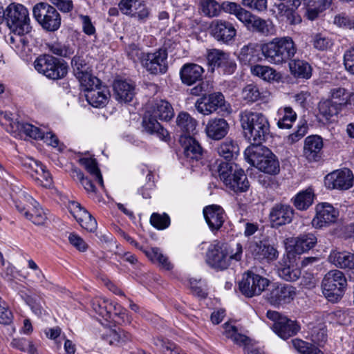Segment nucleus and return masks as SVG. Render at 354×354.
Segmentation results:
<instances>
[{
  "instance_id": "f257e3e1",
  "label": "nucleus",
  "mask_w": 354,
  "mask_h": 354,
  "mask_svg": "<svg viewBox=\"0 0 354 354\" xmlns=\"http://www.w3.org/2000/svg\"><path fill=\"white\" fill-rule=\"evenodd\" d=\"M240 122L244 136L253 145H261L268 138L270 126L262 113L244 111L240 113Z\"/></svg>"
},
{
  "instance_id": "f03ea898",
  "label": "nucleus",
  "mask_w": 354,
  "mask_h": 354,
  "mask_svg": "<svg viewBox=\"0 0 354 354\" xmlns=\"http://www.w3.org/2000/svg\"><path fill=\"white\" fill-rule=\"evenodd\" d=\"M261 53L268 62L281 65L291 60L297 48L292 38L289 36L275 37L261 46Z\"/></svg>"
},
{
  "instance_id": "7ed1b4c3",
  "label": "nucleus",
  "mask_w": 354,
  "mask_h": 354,
  "mask_svg": "<svg viewBox=\"0 0 354 354\" xmlns=\"http://www.w3.org/2000/svg\"><path fill=\"white\" fill-rule=\"evenodd\" d=\"M245 158L251 165L261 171L276 175L280 171L279 162L276 156L262 145H253L244 152Z\"/></svg>"
},
{
  "instance_id": "20e7f679",
  "label": "nucleus",
  "mask_w": 354,
  "mask_h": 354,
  "mask_svg": "<svg viewBox=\"0 0 354 354\" xmlns=\"http://www.w3.org/2000/svg\"><path fill=\"white\" fill-rule=\"evenodd\" d=\"M5 17L7 26L12 32H30L32 26L28 9L20 3H10L0 12V18Z\"/></svg>"
},
{
  "instance_id": "39448f33",
  "label": "nucleus",
  "mask_w": 354,
  "mask_h": 354,
  "mask_svg": "<svg viewBox=\"0 0 354 354\" xmlns=\"http://www.w3.org/2000/svg\"><path fill=\"white\" fill-rule=\"evenodd\" d=\"M321 286L322 293L328 301L337 303L343 297L345 293L347 280L342 271L332 270L325 274Z\"/></svg>"
},
{
  "instance_id": "423d86ee",
  "label": "nucleus",
  "mask_w": 354,
  "mask_h": 354,
  "mask_svg": "<svg viewBox=\"0 0 354 354\" xmlns=\"http://www.w3.org/2000/svg\"><path fill=\"white\" fill-rule=\"evenodd\" d=\"M135 55L141 61L142 65L151 74H164L167 71V51L160 48L153 53H140L134 46L131 53H128L131 59H135Z\"/></svg>"
},
{
  "instance_id": "0eeeda50",
  "label": "nucleus",
  "mask_w": 354,
  "mask_h": 354,
  "mask_svg": "<svg viewBox=\"0 0 354 354\" xmlns=\"http://www.w3.org/2000/svg\"><path fill=\"white\" fill-rule=\"evenodd\" d=\"M34 66L39 73L54 80L62 79L68 73V66L64 61L47 54L38 57Z\"/></svg>"
},
{
  "instance_id": "6e6552de",
  "label": "nucleus",
  "mask_w": 354,
  "mask_h": 354,
  "mask_svg": "<svg viewBox=\"0 0 354 354\" xmlns=\"http://www.w3.org/2000/svg\"><path fill=\"white\" fill-rule=\"evenodd\" d=\"M33 17L46 31L54 32L61 26V16L57 9L48 3H37L32 9Z\"/></svg>"
},
{
  "instance_id": "1a4fd4ad",
  "label": "nucleus",
  "mask_w": 354,
  "mask_h": 354,
  "mask_svg": "<svg viewBox=\"0 0 354 354\" xmlns=\"http://www.w3.org/2000/svg\"><path fill=\"white\" fill-rule=\"evenodd\" d=\"M195 107L200 113L204 115H209L217 111L227 113H230L232 111L230 105L225 102L224 95L220 92L198 99L195 103Z\"/></svg>"
},
{
  "instance_id": "9d476101",
  "label": "nucleus",
  "mask_w": 354,
  "mask_h": 354,
  "mask_svg": "<svg viewBox=\"0 0 354 354\" xmlns=\"http://www.w3.org/2000/svg\"><path fill=\"white\" fill-rule=\"evenodd\" d=\"M270 281L252 271H248L243 275L239 283L241 292L247 297L259 295L266 287L269 286Z\"/></svg>"
},
{
  "instance_id": "9b49d317",
  "label": "nucleus",
  "mask_w": 354,
  "mask_h": 354,
  "mask_svg": "<svg viewBox=\"0 0 354 354\" xmlns=\"http://www.w3.org/2000/svg\"><path fill=\"white\" fill-rule=\"evenodd\" d=\"M268 287L266 299L275 307L290 303L296 296V288L290 285L272 283Z\"/></svg>"
},
{
  "instance_id": "f8f14e48",
  "label": "nucleus",
  "mask_w": 354,
  "mask_h": 354,
  "mask_svg": "<svg viewBox=\"0 0 354 354\" xmlns=\"http://www.w3.org/2000/svg\"><path fill=\"white\" fill-rule=\"evenodd\" d=\"M24 200L27 203L26 205L21 203H17L15 206L17 210L28 220L37 225L45 223L47 217L44 209L40 207L31 196L24 193Z\"/></svg>"
},
{
  "instance_id": "ddd939ff",
  "label": "nucleus",
  "mask_w": 354,
  "mask_h": 354,
  "mask_svg": "<svg viewBox=\"0 0 354 354\" xmlns=\"http://www.w3.org/2000/svg\"><path fill=\"white\" fill-rule=\"evenodd\" d=\"M229 248L225 243L216 242L210 245L206 254V262L212 268L223 270L229 266Z\"/></svg>"
},
{
  "instance_id": "4468645a",
  "label": "nucleus",
  "mask_w": 354,
  "mask_h": 354,
  "mask_svg": "<svg viewBox=\"0 0 354 354\" xmlns=\"http://www.w3.org/2000/svg\"><path fill=\"white\" fill-rule=\"evenodd\" d=\"M353 174L347 168L335 170L324 178L325 186L330 189L346 190L353 185Z\"/></svg>"
},
{
  "instance_id": "2eb2a0df",
  "label": "nucleus",
  "mask_w": 354,
  "mask_h": 354,
  "mask_svg": "<svg viewBox=\"0 0 354 354\" xmlns=\"http://www.w3.org/2000/svg\"><path fill=\"white\" fill-rule=\"evenodd\" d=\"M210 28L211 35L217 41L227 45L234 42L236 29L231 22L217 19L212 21Z\"/></svg>"
},
{
  "instance_id": "dca6fc26",
  "label": "nucleus",
  "mask_w": 354,
  "mask_h": 354,
  "mask_svg": "<svg viewBox=\"0 0 354 354\" xmlns=\"http://www.w3.org/2000/svg\"><path fill=\"white\" fill-rule=\"evenodd\" d=\"M339 216V212L327 203H319L316 206V215L312 221V225L316 228L334 223Z\"/></svg>"
},
{
  "instance_id": "f3484780",
  "label": "nucleus",
  "mask_w": 354,
  "mask_h": 354,
  "mask_svg": "<svg viewBox=\"0 0 354 354\" xmlns=\"http://www.w3.org/2000/svg\"><path fill=\"white\" fill-rule=\"evenodd\" d=\"M295 210L287 204H275L270 209L269 218L274 227H279L292 222Z\"/></svg>"
},
{
  "instance_id": "a211bd4d",
  "label": "nucleus",
  "mask_w": 354,
  "mask_h": 354,
  "mask_svg": "<svg viewBox=\"0 0 354 354\" xmlns=\"http://www.w3.org/2000/svg\"><path fill=\"white\" fill-rule=\"evenodd\" d=\"M29 33L11 31L6 37L7 43L21 57L27 56L30 51V41L31 36Z\"/></svg>"
},
{
  "instance_id": "6ab92c4d",
  "label": "nucleus",
  "mask_w": 354,
  "mask_h": 354,
  "mask_svg": "<svg viewBox=\"0 0 354 354\" xmlns=\"http://www.w3.org/2000/svg\"><path fill=\"white\" fill-rule=\"evenodd\" d=\"M225 170H221V181L231 191L236 194L245 192L250 187V183L247 176L243 170H239L234 176L232 180L229 178L227 167H223Z\"/></svg>"
},
{
  "instance_id": "aec40b11",
  "label": "nucleus",
  "mask_w": 354,
  "mask_h": 354,
  "mask_svg": "<svg viewBox=\"0 0 354 354\" xmlns=\"http://www.w3.org/2000/svg\"><path fill=\"white\" fill-rule=\"evenodd\" d=\"M69 209L74 218L87 231L93 232L97 228V222L92 215L80 203L72 201L69 204Z\"/></svg>"
},
{
  "instance_id": "412c9836",
  "label": "nucleus",
  "mask_w": 354,
  "mask_h": 354,
  "mask_svg": "<svg viewBox=\"0 0 354 354\" xmlns=\"http://www.w3.org/2000/svg\"><path fill=\"white\" fill-rule=\"evenodd\" d=\"M323 146V140L319 136H309L304 141V156L310 162L319 161L322 156Z\"/></svg>"
},
{
  "instance_id": "4be33fe9",
  "label": "nucleus",
  "mask_w": 354,
  "mask_h": 354,
  "mask_svg": "<svg viewBox=\"0 0 354 354\" xmlns=\"http://www.w3.org/2000/svg\"><path fill=\"white\" fill-rule=\"evenodd\" d=\"M242 23L248 30L257 32L263 36L270 35L272 31V24L271 21L256 16L250 11Z\"/></svg>"
},
{
  "instance_id": "5701e85b",
  "label": "nucleus",
  "mask_w": 354,
  "mask_h": 354,
  "mask_svg": "<svg viewBox=\"0 0 354 354\" xmlns=\"http://www.w3.org/2000/svg\"><path fill=\"white\" fill-rule=\"evenodd\" d=\"M109 97L110 93L108 88L105 86H102L100 83L85 92V97L87 102L95 108L105 106Z\"/></svg>"
},
{
  "instance_id": "b1692460",
  "label": "nucleus",
  "mask_w": 354,
  "mask_h": 354,
  "mask_svg": "<svg viewBox=\"0 0 354 354\" xmlns=\"http://www.w3.org/2000/svg\"><path fill=\"white\" fill-rule=\"evenodd\" d=\"M180 142L184 149V156L189 162L198 161L203 156V149L193 136H180Z\"/></svg>"
},
{
  "instance_id": "393cba45",
  "label": "nucleus",
  "mask_w": 354,
  "mask_h": 354,
  "mask_svg": "<svg viewBox=\"0 0 354 354\" xmlns=\"http://www.w3.org/2000/svg\"><path fill=\"white\" fill-rule=\"evenodd\" d=\"M261 52V46L258 44L249 43L241 48L238 58L241 64L251 68L262 59Z\"/></svg>"
},
{
  "instance_id": "a878e982",
  "label": "nucleus",
  "mask_w": 354,
  "mask_h": 354,
  "mask_svg": "<svg viewBox=\"0 0 354 354\" xmlns=\"http://www.w3.org/2000/svg\"><path fill=\"white\" fill-rule=\"evenodd\" d=\"M113 86L115 97L120 102H129L135 96L136 86L131 80H115Z\"/></svg>"
},
{
  "instance_id": "bb28decb",
  "label": "nucleus",
  "mask_w": 354,
  "mask_h": 354,
  "mask_svg": "<svg viewBox=\"0 0 354 354\" xmlns=\"http://www.w3.org/2000/svg\"><path fill=\"white\" fill-rule=\"evenodd\" d=\"M272 330L280 338L287 339L297 334L300 326L296 321L284 317L273 324Z\"/></svg>"
},
{
  "instance_id": "cd10ccee",
  "label": "nucleus",
  "mask_w": 354,
  "mask_h": 354,
  "mask_svg": "<svg viewBox=\"0 0 354 354\" xmlns=\"http://www.w3.org/2000/svg\"><path fill=\"white\" fill-rule=\"evenodd\" d=\"M203 214L208 226L212 231L219 230L225 221V212L221 207L216 205L204 208Z\"/></svg>"
},
{
  "instance_id": "c85d7f7f",
  "label": "nucleus",
  "mask_w": 354,
  "mask_h": 354,
  "mask_svg": "<svg viewBox=\"0 0 354 354\" xmlns=\"http://www.w3.org/2000/svg\"><path fill=\"white\" fill-rule=\"evenodd\" d=\"M229 124L223 118L210 119L206 124L205 131L208 138L218 140L223 138L227 133Z\"/></svg>"
},
{
  "instance_id": "c756f323",
  "label": "nucleus",
  "mask_w": 354,
  "mask_h": 354,
  "mask_svg": "<svg viewBox=\"0 0 354 354\" xmlns=\"http://www.w3.org/2000/svg\"><path fill=\"white\" fill-rule=\"evenodd\" d=\"M204 69L201 66L187 63L184 64L180 70V76L182 82L187 85H192L202 80Z\"/></svg>"
},
{
  "instance_id": "7c9ffc66",
  "label": "nucleus",
  "mask_w": 354,
  "mask_h": 354,
  "mask_svg": "<svg viewBox=\"0 0 354 354\" xmlns=\"http://www.w3.org/2000/svg\"><path fill=\"white\" fill-rule=\"evenodd\" d=\"M157 120V118L152 116V114L147 111L142 120V127L147 133L156 135L160 140H166L169 137V133Z\"/></svg>"
},
{
  "instance_id": "2f4dec72",
  "label": "nucleus",
  "mask_w": 354,
  "mask_h": 354,
  "mask_svg": "<svg viewBox=\"0 0 354 354\" xmlns=\"http://www.w3.org/2000/svg\"><path fill=\"white\" fill-rule=\"evenodd\" d=\"M177 128L182 132L180 136H193L196 133L197 122L189 113L180 112L176 118Z\"/></svg>"
},
{
  "instance_id": "473e14b6",
  "label": "nucleus",
  "mask_w": 354,
  "mask_h": 354,
  "mask_svg": "<svg viewBox=\"0 0 354 354\" xmlns=\"http://www.w3.org/2000/svg\"><path fill=\"white\" fill-rule=\"evenodd\" d=\"M328 261L339 268L354 269V254L346 251H332Z\"/></svg>"
},
{
  "instance_id": "72a5a7b5",
  "label": "nucleus",
  "mask_w": 354,
  "mask_h": 354,
  "mask_svg": "<svg viewBox=\"0 0 354 354\" xmlns=\"http://www.w3.org/2000/svg\"><path fill=\"white\" fill-rule=\"evenodd\" d=\"M274 7L276 8L277 15L276 17L286 22L290 25H295L301 23V18L296 11L295 8H289L284 3H275Z\"/></svg>"
},
{
  "instance_id": "f704fd0d",
  "label": "nucleus",
  "mask_w": 354,
  "mask_h": 354,
  "mask_svg": "<svg viewBox=\"0 0 354 354\" xmlns=\"http://www.w3.org/2000/svg\"><path fill=\"white\" fill-rule=\"evenodd\" d=\"M297 118L295 111L290 106L281 107L277 112L275 120L278 128L290 129Z\"/></svg>"
},
{
  "instance_id": "c9c22d12",
  "label": "nucleus",
  "mask_w": 354,
  "mask_h": 354,
  "mask_svg": "<svg viewBox=\"0 0 354 354\" xmlns=\"http://www.w3.org/2000/svg\"><path fill=\"white\" fill-rule=\"evenodd\" d=\"M148 112L152 114V116L162 121H169L174 115L171 105L162 100L156 101Z\"/></svg>"
},
{
  "instance_id": "e433bc0d",
  "label": "nucleus",
  "mask_w": 354,
  "mask_h": 354,
  "mask_svg": "<svg viewBox=\"0 0 354 354\" xmlns=\"http://www.w3.org/2000/svg\"><path fill=\"white\" fill-rule=\"evenodd\" d=\"M317 239L312 232L300 234L295 239L294 251L295 253L301 254L308 252L316 245Z\"/></svg>"
},
{
  "instance_id": "4c0bfd02",
  "label": "nucleus",
  "mask_w": 354,
  "mask_h": 354,
  "mask_svg": "<svg viewBox=\"0 0 354 354\" xmlns=\"http://www.w3.org/2000/svg\"><path fill=\"white\" fill-rule=\"evenodd\" d=\"M252 254L254 258L258 260H274L278 256V252L273 246L263 241H260L254 245Z\"/></svg>"
},
{
  "instance_id": "58836bf2",
  "label": "nucleus",
  "mask_w": 354,
  "mask_h": 354,
  "mask_svg": "<svg viewBox=\"0 0 354 354\" xmlns=\"http://www.w3.org/2000/svg\"><path fill=\"white\" fill-rule=\"evenodd\" d=\"M251 74L264 81L271 82L280 79V75L272 67L265 65H254L250 68Z\"/></svg>"
},
{
  "instance_id": "ea45409f",
  "label": "nucleus",
  "mask_w": 354,
  "mask_h": 354,
  "mask_svg": "<svg viewBox=\"0 0 354 354\" xmlns=\"http://www.w3.org/2000/svg\"><path fill=\"white\" fill-rule=\"evenodd\" d=\"M91 305L93 311L97 315L108 320L111 317L112 303L102 297H95L91 301Z\"/></svg>"
},
{
  "instance_id": "a19ab883",
  "label": "nucleus",
  "mask_w": 354,
  "mask_h": 354,
  "mask_svg": "<svg viewBox=\"0 0 354 354\" xmlns=\"http://www.w3.org/2000/svg\"><path fill=\"white\" fill-rule=\"evenodd\" d=\"M315 194L311 188L299 192L292 199L295 207L299 210L307 209L313 203Z\"/></svg>"
},
{
  "instance_id": "79ce46f5",
  "label": "nucleus",
  "mask_w": 354,
  "mask_h": 354,
  "mask_svg": "<svg viewBox=\"0 0 354 354\" xmlns=\"http://www.w3.org/2000/svg\"><path fill=\"white\" fill-rule=\"evenodd\" d=\"M289 68L291 73L296 77L308 79L311 76V66L304 60H290Z\"/></svg>"
},
{
  "instance_id": "37998d69",
  "label": "nucleus",
  "mask_w": 354,
  "mask_h": 354,
  "mask_svg": "<svg viewBox=\"0 0 354 354\" xmlns=\"http://www.w3.org/2000/svg\"><path fill=\"white\" fill-rule=\"evenodd\" d=\"M219 156L225 159V162H230L239 152V145L232 140L227 139L217 148Z\"/></svg>"
},
{
  "instance_id": "c03bdc74",
  "label": "nucleus",
  "mask_w": 354,
  "mask_h": 354,
  "mask_svg": "<svg viewBox=\"0 0 354 354\" xmlns=\"http://www.w3.org/2000/svg\"><path fill=\"white\" fill-rule=\"evenodd\" d=\"M24 300L32 312L37 317H41L46 314V304L41 295H26Z\"/></svg>"
},
{
  "instance_id": "a18cd8bd",
  "label": "nucleus",
  "mask_w": 354,
  "mask_h": 354,
  "mask_svg": "<svg viewBox=\"0 0 354 354\" xmlns=\"http://www.w3.org/2000/svg\"><path fill=\"white\" fill-rule=\"evenodd\" d=\"M331 101L342 109V106L351 104V97L354 95L353 93L348 91L344 88L335 87L330 90Z\"/></svg>"
},
{
  "instance_id": "49530a36",
  "label": "nucleus",
  "mask_w": 354,
  "mask_h": 354,
  "mask_svg": "<svg viewBox=\"0 0 354 354\" xmlns=\"http://www.w3.org/2000/svg\"><path fill=\"white\" fill-rule=\"evenodd\" d=\"M147 257L153 263H158L162 268L169 270L172 265L167 257L164 255L158 248H151L144 251Z\"/></svg>"
},
{
  "instance_id": "de8ad7c7",
  "label": "nucleus",
  "mask_w": 354,
  "mask_h": 354,
  "mask_svg": "<svg viewBox=\"0 0 354 354\" xmlns=\"http://www.w3.org/2000/svg\"><path fill=\"white\" fill-rule=\"evenodd\" d=\"M80 163L85 167L88 172L95 178L96 180L102 187H104L102 176L97 167V163L95 159L91 158H82L80 159Z\"/></svg>"
},
{
  "instance_id": "09e8293b",
  "label": "nucleus",
  "mask_w": 354,
  "mask_h": 354,
  "mask_svg": "<svg viewBox=\"0 0 354 354\" xmlns=\"http://www.w3.org/2000/svg\"><path fill=\"white\" fill-rule=\"evenodd\" d=\"M221 9L227 13L234 15L241 22H243L249 12V11L243 8L239 4L231 1L223 2Z\"/></svg>"
},
{
  "instance_id": "8fccbe9b",
  "label": "nucleus",
  "mask_w": 354,
  "mask_h": 354,
  "mask_svg": "<svg viewBox=\"0 0 354 354\" xmlns=\"http://www.w3.org/2000/svg\"><path fill=\"white\" fill-rule=\"evenodd\" d=\"M319 112L326 120H329L332 117L337 115L341 108L331 100H325L320 102L318 106Z\"/></svg>"
},
{
  "instance_id": "3c124183",
  "label": "nucleus",
  "mask_w": 354,
  "mask_h": 354,
  "mask_svg": "<svg viewBox=\"0 0 354 354\" xmlns=\"http://www.w3.org/2000/svg\"><path fill=\"white\" fill-rule=\"evenodd\" d=\"M228 55L229 53L221 50L213 48L207 51V59L213 69L216 67L221 68Z\"/></svg>"
},
{
  "instance_id": "603ef678",
  "label": "nucleus",
  "mask_w": 354,
  "mask_h": 354,
  "mask_svg": "<svg viewBox=\"0 0 354 354\" xmlns=\"http://www.w3.org/2000/svg\"><path fill=\"white\" fill-rule=\"evenodd\" d=\"M292 344L295 349L300 354H324L323 351L317 346L300 339H292Z\"/></svg>"
},
{
  "instance_id": "864d4df0",
  "label": "nucleus",
  "mask_w": 354,
  "mask_h": 354,
  "mask_svg": "<svg viewBox=\"0 0 354 354\" xmlns=\"http://www.w3.org/2000/svg\"><path fill=\"white\" fill-rule=\"evenodd\" d=\"M277 273L283 280L295 281L300 277L301 272L299 268L294 265H286L279 268Z\"/></svg>"
},
{
  "instance_id": "5fc2aeb1",
  "label": "nucleus",
  "mask_w": 354,
  "mask_h": 354,
  "mask_svg": "<svg viewBox=\"0 0 354 354\" xmlns=\"http://www.w3.org/2000/svg\"><path fill=\"white\" fill-rule=\"evenodd\" d=\"M75 76L85 92L100 83V80L92 75V69L85 73L81 72L79 75Z\"/></svg>"
},
{
  "instance_id": "6e6d98bb",
  "label": "nucleus",
  "mask_w": 354,
  "mask_h": 354,
  "mask_svg": "<svg viewBox=\"0 0 354 354\" xmlns=\"http://www.w3.org/2000/svg\"><path fill=\"white\" fill-rule=\"evenodd\" d=\"M203 13L209 17H216L220 14L221 5L215 0H201Z\"/></svg>"
},
{
  "instance_id": "4d7b16f0",
  "label": "nucleus",
  "mask_w": 354,
  "mask_h": 354,
  "mask_svg": "<svg viewBox=\"0 0 354 354\" xmlns=\"http://www.w3.org/2000/svg\"><path fill=\"white\" fill-rule=\"evenodd\" d=\"M259 87L253 84L246 85L242 91V97L248 103H252L261 98Z\"/></svg>"
},
{
  "instance_id": "13d9d810",
  "label": "nucleus",
  "mask_w": 354,
  "mask_h": 354,
  "mask_svg": "<svg viewBox=\"0 0 354 354\" xmlns=\"http://www.w3.org/2000/svg\"><path fill=\"white\" fill-rule=\"evenodd\" d=\"M150 223L158 230H165L170 225V218L165 214L153 213L150 218Z\"/></svg>"
},
{
  "instance_id": "bf43d9fd",
  "label": "nucleus",
  "mask_w": 354,
  "mask_h": 354,
  "mask_svg": "<svg viewBox=\"0 0 354 354\" xmlns=\"http://www.w3.org/2000/svg\"><path fill=\"white\" fill-rule=\"evenodd\" d=\"M71 66L75 75H79L81 72L85 73L91 70V67L83 57L79 55H75L73 57Z\"/></svg>"
},
{
  "instance_id": "052dcab7",
  "label": "nucleus",
  "mask_w": 354,
  "mask_h": 354,
  "mask_svg": "<svg viewBox=\"0 0 354 354\" xmlns=\"http://www.w3.org/2000/svg\"><path fill=\"white\" fill-rule=\"evenodd\" d=\"M18 129L25 133L27 136L33 138L35 140H39L42 136L41 130L29 123H19L17 126Z\"/></svg>"
},
{
  "instance_id": "680f3d73",
  "label": "nucleus",
  "mask_w": 354,
  "mask_h": 354,
  "mask_svg": "<svg viewBox=\"0 0 354 354\" xmlns=\"http://www.w3.org/2000/svg\"><path fill=\"white\" fill-rule=\"evenodd\" d=\"M108 337L110 344H115L129 340L131 335L124 330L118 328V330H111L108 335Z\"/></svg>"
},
{
  "instance_id": "e2e57ef3",
  "label": "nucleus",
  "mask_w": 354,
  "mask_h": 354,
  "mask_svg": "<svg viewBox=\"0 0 354 354\" xmlns=\"http://www.w3.org/2000/svg\"><path fill=\"white\" fill-rule=\"evenodd\" d=\"M48 48L52 53L66 57L73 53V50L68 46L58 42L48 44Z\"/></svg>"
},
{
  "instance_id": "0e129e2a",
  "label": "nucleus",
  "mask_w": 354,
  "mask_h": 354,
  "mask_svg": "<svg viewBox=\"0 0 354 354\" xmlns=\"http://www.w3.org/2000/svg\"><path fill=\"white\" fill-rule=\"evenodd\" d=\"M310 335L312 341L317 344L325 342L327 339L326 330L321 324L312 328Z\"/></svg>"
},
{
  "instance_id": "69168bd1",
  "label": "nucleus",
  "mask_w": 354,
  "mask_h": 354,
  "mask_svg": "<svg viewBox=\"0 0 354 354\" xmlns=\"http://www.w3.org/2000/svg\"><path fill=\"white\" fill-rule=\"evenodd\" d=\"M343 62L345 69L354 75V46L346 49L344 53Z\"/></svg>"
},
{
  "instance_id": "338daca9",
  "label": "nucleus",
  "mask_w": 354,
  "mask_h": 354,
  "mask_svg": "<svg viewBox=\"0 0 354 354\" xmlns=\"http://www.w3.org/2000/svg\"><path fill=\"white\" fill-rule=\"evenodd\" d=\"M149 10L147 6L143 2L138 1L131 16L138 18V20L144 21L149 17Z\"/></svg>"
},
{
  "instance_id": "774afa93",
  "label": "nucleus",
  "mask_w": 354,
  "mask_h": 354,
  "mask_svg": "<svg viewBox=\"0 0 354 354\" xmlns=\"http://www.w3.org/2000/svg\"><path fill=\"white\" fill-rule=\"evenodd\" d=\"M333 45L332 41L323 36L322 34H317L313 39V46L319 50H327Z\"/></svg>"
}]
</instances>
